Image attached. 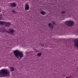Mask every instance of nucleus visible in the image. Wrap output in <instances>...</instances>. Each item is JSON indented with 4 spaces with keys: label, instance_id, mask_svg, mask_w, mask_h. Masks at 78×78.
<instances>
[{
    "label": "nucleus",
    "instance_id": "nucleus-1",
    "mask_svg": "<svg viewBox=\"0 0 78 78\" xmlns=\"http://www.w3.org/2000/svg\"><path fill=\"white\" fill-rule=\"evenodd\" d=\"M10 72L7 69H3L0 70V78H3L5 76H9Z\"/></svg>",
    "mask_w": 78,
    "mask_h": 78
},
{
    "label": "nucleus",
    "instance_id": "nucleus-2",
    "mask_svg": "<svg viewBox=\"0 0 78 78\" xmlns=\"http://www.w3.org/2000/svg\"><path fill=\"white\" fill-rule=\"evenodd\" d=\"M14 55L17 59L23 58V53L22 51H20L18 50H16L13 51Z\"/></svg>",
    "mask_w": 78,
    "mask_h": 78
},
{
    "label": "nucleus",
    "instance_id": "nucleus-3",
    "mask_svg": "<svg viewBox=\"0 0 78 78\" xmlns=\"http://www.w3.org/2000/svg\"><path fill=\"white\" fill-rule=\"evenodd\" d=\"M65 23L68 26L73 27V25H74V22H73V21L72 20H68L65 22Z\"/></svg>",
    "mask_w": 78,
    "mask_h": 78
},
{
    "label": "nucleus",
    "instance_id": "nucleus-4",
    "mask_svg": "<svg viewBox=\"0 0 78 78\" xmlns=\"http://www.w3.org/2000/svg\"><path fill=\"white\" fill-rule=\"evenodd\" d=\"M14 32H15V31H14V30L12 28H10L9 30L7 31V33L10 34H13Z\"/></svg>",
    "mask_w": 78,
    "mask_h": 78
},
{
    "label": "nucleus",
    "instance_id": "nucleus-5",
    "mask_svg": "<svg viewBox=\"0 0 78 78\" xmlns=\"http://www.w3.org/2000/svg\"><path fill=\"white\" fill-rule=\"evenodd\" d=\"M74 45L76 47L78 48V39L76 38L74 40Z\"/></svg>",
    "mask_w": 78,
    "mask_h": 78
},
{
    "label": "nucleus",
    "instance_id": "nucleus-6",
    "mask_svg": "<svg viewBox=\"0 0 78 78\" xmlns=\"http://www.w3.org/2000/svg\"><path fill=\"white\" fill-rule=\"evenodd\" d=\"M25 11H28V10H29V9H30V5H29V4H28V3H26L25 5Z\"/></svg>",
    "mask_w": 78,
    "mask_h": 78
},
{
    "label": "nucleus",
    "instance_id": "nucleus-7",
    "mask_svg": "<svg viewBox=\"0 0 78 78\" xmlns=\"http://www.w3.org/2000/svg\"><path fill=\"white\" fill-rule=\"evenodd\" d=\"M10 6L12 8H16L17 6V4L15 2H12L11 3Z\"/></svg>",
    "mask_w": 78,
    "mask_h": 78
},
{
    "label": "nucleus",
    "instance_id": "nucleus-8",
    "mask_svg": "<svg viewBox=\"0 0 78 78\" xmlns=\"http://www.w3.org/2000/svg\"><path fill=\"white\" fill-rule=\"evenodd\" d=\"M5 27H9L11 25V23L9 22H5Z\"/></svg>",
    "mask_w": 78,
    "mask_h": 78
},
{
    "label": "nucleus",
    "instance_id": "nucleus-9",
    "mask_svg": "<svg viewBox=\"0 0 78 78\" xmlns=\"http://www.w3.org/2000/svg\"><path fill=\"white\" fill-rule=\"evenodd\" d=\"M48 26L49 27H50L51 28V30H53V28H54L53 25L51 23H49L48 24Z\"/></svg>",
    "mask_w": 78,
    "mask_h": 78
},
{
    "label": "nucleus",
    "instance_id": "nucleus-10",
    "mask_svg": "<svg viewBox=\"0 0 78 78\" xmlns=\"http://www.w3.org/2000/svg\"><path fill=\"white\" fill-rule=\"evenodd\" d=\"M14 68L12 66H11L10 67V70L11 72H13V71H14Z\"/></svg>",
    "mask_w": 78,
    "mask_h": 78
},
{
    "label": "nucleus",
    "instance_id": "nucleus-11",
    "mask_svg": "<svg viewBox=\"0 0 78 78\" xmlns=\"http://www.w3.org/2000/svg\"><path fill=\"white\" fill-rule=\"evenodd\" d=\"M40 14H42V15H44L45 14H46V12L44 11H41L40 12Z\"/></svg>",
    "mask_w": 78,
    "mask_h": 78
},
{
    "label": "nucleus",
    "instance_id": "nucleus-12",
    "mask_svg": "<svg viewBox=\"0 0 78 78\" xmlns=\"http://www.w3.org/2000/svg\"><path fill=\"white\" fill-rule=\"evenodd\" d=\"M5 22L3 21H0V25H5Z\"/></svg>",
    "mask_w": 78,
    "mask_h": 78
},
{
    "label": "nucleus",
    "instance_id": "nucleus-13",
    "mask_svg": "<svg viewBox=\"0 0 78 78\" xmlns=\"http://www.w3.org/2000/svg\"><path fill=\"white\" fill-rule=\"evenodd\" d=\"M42 55V53L41 52H39L37 54V56H39V57H40V56H41Z\"/></svg>",
    "mask_w": 78,
    "mask_h": 78
},
{
    "label": "nucleus",
    "instance_id": "nucleus-14",
    "mask_svg": "<svg viewBox=\"0 0 78 78\" xmlns=\"http://www.w3.org/2000/svg\"><path fill=\"white\" fill-rule=\"evenodd\" d=\"M65 13H66V12L64 11H62V12H61V14H64Z\"/></svg>",
    "mask_w": 78,
    "mask_h": 78
},
{
    "label": "nucleus",
    "instance_id": "nucleus-15",
    "mask_svg": "<svg viewBox=\"0 0 78 78\" xmlns=\"http://www.w3.org/2000/svg\"><path fill=\"white\" fill-rule=\"evenodd\" d=\"M2 33H6V32H7V31H6V30H4L2 31Z\"/></svg>",
    "mask_w": 78,
    "mask_h": 78
},
{
    "label": "nucleus",
    "instance_id": "nucleus-16",
    "mask_svg": "<svg viewBox=\"0 0 78 78\" xmlns=\"http://www.w3.org/2000/svg\"><path fill=\"white\" fill-rule=\"evenodd\" d=\"M66 16H68L69 17H70L71 15H70L69 14V13H67Z\"/></svg>",
    "mask_w": 78,
    "mask_h": 78
},
{
    "label": "nucleus",
    "instance_id": "nucleus-17",
    "mask_svg": "<svg viewBox=\"0 0 78 78\" xmlns=\"http://www.w3.org/2000/svg\"><path fill=\"white\" fill-rule=\"evenodd\" d=\"M34 51L35 52V53H37V50L36 49H34Z\"/></svg>",
    "mask_w": 78,
    "mask_h": 78
},
{
    "label": "nucleus",
    "instance_id": "nucleus-18",
    "mask_svg": "<svg viewBox=\"0 0 78 78\" xmlns=\"http://www.w3.org/2000/svg\"><path fill=\"white\" fill-rule=\"evenodd\" d=\"M52 23L53 25H54V24H55H55H56V23L55 22H54V21H52Z\"/></svg>",
    "mask_w": 78,
    "mask_h": 78
},
{
    "label": "nucleus",
    "instance_id": "nucleus-19",
    "mask_svg": "<svg viewBox=\"0 0 78 78\" xmlns=\"http://www.w3.org/2000/svg\"><path fill=\"white\" fill-rule=\"evenodd\" d=\"M40 45H41V46H44V43H41L40 44Z\"/></svg>",
    "mask_w": 78,
    "mask_h": 78
},
{
    "label": "nucleus",
    "instance_id": "nucleus-20",
    "mask_svg": "<svg viewBox=\"0 0 78 78\" xmlns=\"http://www.w3.org/2000/svg\"><path fill=\"white\" fill-rule=\"evenodd\" d=\"M12 12H13V13H16V11L14 10H13L12 11Z\"/></svg>",
    "mask_w": 78,
    "mask_h": 78
},
{
    "label": "nucleus",
    "instance_id": "nucleus-21",
    "mask_svg": "<svg viewBox=\"0 0 78 78\" xmlns=\"http://www.w3.org/2000/svg\"><path fill=\"white\" fill-rule=\"evenodd\" d=\"M61 40H62V39L61 38L59 39V41H61Z\"/></svg>",
    "mask_w": 78,
    "mask_h": 78
},
{
    "label": "nucleus",
    "instance_id": "nucleus-22",
    "mask_svg": "<svg viewBox=\"0 0 78 78\" xmlns=\"http://www.w3.org/2000/svg\"><path fill=\"white\" fill-rule=\"evenodd\" d=\"M66 78H69V76H67Z\"/></svg>",
    "mask_w": 78,
    "mask_h": 78
},
{
    "label": "nucleus",
    "instance_id": "nucleus-23",
    "mask_svg": "<svg viewBox=\"0 0 78 78\" xmlns=\"http://www.w3.org/2000/svg\"><path fill=\"white\" fill-rule=\"evenodd\" d=\"M76 69H78V66H77V67H76Z\"/></svg>",
    "mask_w": 78,
    "mask_h": 78
},
{
    "label": "nucleus",
    "instance_id": "nucleus-24",
    "mask_svg": "<svg viewBox=\"0 0 78 78\" xmlns=\"http://www.w3.org/2000/svg\"><path fill=\"white\" fill-rule=\"evenodd\" d=\"M77 34H78V29L77 30Z\"/></svg>",
    "mask_w": 78,
    "mask_h": 78
},
{
    "label": "nucleus",
    "instance_id": "nucleus-25",
    "mask_svg": "<svg viewBox=\"0 0 78 78\" xmlns=\"http://www.w3.org/2000/svg\"><path fill=\"white\" fill-rule=\"evenodd\" d=\"M1 12V10H0V13Z\"/></svg>",
    "mask_w": 78,
    "mask_h": 78
},
{
    "label": "nucleus",
    "instance_id": "nucleus-26",
    "mask_svg": "<svg viewBox=\"0 0 78 78\" xmlns=\"http://www.w3.org/2000/svg\"><path fill=\"white\" fill-rule=\"evenodd\" d=\"M1 31H2V30H1Z\"/></svg>",
    "mask_w": 78,
    "mask_h": 78
}]
</instances>
